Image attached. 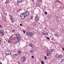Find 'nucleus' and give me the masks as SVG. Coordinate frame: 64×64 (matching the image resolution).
<instances>
[{"instance_id": "obj_45", "label": "nucleus", "mask_w": 64, "mask_h": 64, "mask_svg": "<svg viewBox=\"0 0 64 64\" xmlns=\"http://www.w3.org/2000/svg\"><path fill=\"white\" fill-rule=\"evenodd\" d=\"M2 27V25H0V27L1 28Z\"/></svg>"}, {"instance_id": "obj_25", "label": "nucleus", "mask_w": 64, "mask_h": 64, "mask_svg": "<svg viewBox=\"0 0 64 64\" xmlns=\"http://www.w3.org/2000/svg\"><path fill=\"white\" fill-rule=\"evenodd\" d=\"M51 51L52 52H54V50L53 49H52L51 50Z\"/></svg>"}, {"instance_id": "obj_9", "label": "nucleus", "mask_w": 64, "mask_h": 64, "mask_svg": "<svg viewBox=\"0 0 64 64\" xmlns=\"http://www.w3.org/2000/svg\"><path fill=\"white\" fill-rule=\"evenodd\" d=\"M35 20H39V18H38V16H36V17H35Z\"/></svg>"}, {"instance_id": "obj_29", "label": "nucleus", "mask_w": 64, "mask_h": 64, "mask_svg": "<svg viewBox=\"0 0 64 64\" xmlns=\"http://www.w3.org/2000/svg\"><path fill=\"white\" fill-rule=\"evenodd\" d=\"M1 40H2L1 38H0V42H1Z\"/></svg>"}, {"instance_id": "obj_43", "label": "nucleus", "mask_w": 64, "mask_h": 64, "mask_svg": "<svg viewBox=\"0 0 64 64\" xmlns=\"http://www.w3.org/2000/svg\"><path fill=\"white\" fill-rule=\"evenodd\" d=\"M30 52H32V53H33V51L32 50H31Z\"/></svg>"}, {"instance_id": "obj_2", "label": "nucleus", "mask_w": 64, "mask_h": 64, "mask_svg": "<svg viewBox=\"0 0 64 64\" xmlns=\"http://www.w3.org/2000/svg\"><path fill=\"white\" fill-rule=\"evenodd\" d=\"M55 57L56 58H61V57H62V55H61L60 54L59 55L58 54H56L55 55Z\"/></svg>"}, {"instance_id": "obj_32", "label": "nucleus", "mask_w": 64, "mask_h": 64, "mask_svg": "<svg viewBox=\"0 0 64 64\" xmlns=\"http://www.w3.org/2000/svg\"><path fill=\"white\" fill-rule=\"evenodd\" d=\"M6 54L7 55H8V53H6Z\"/></svg>"}, {"instance_id": "obj_6", "label": "nucleus", "mask_w": 64, "mask_h": 64, "mask_svg": "<svg viewBox=\"0 0 64 64\" xmlns=\"http://www.w3.org/2000/svg\"><path fill=\"white\" fill-rule=\"evenodd\" d=\"M0 33L1 35H3L4 34V31H3V30H0Z\"/></svg>"}, {"instance_id": "obj_1", "label": "nucleus", "mask_w": 64, "mask_h": 64, "mask_svg": "<svg viewBox=\"0 0 64 64\" xmlns=\"http://www.w3.org/2000/svg\"><path fill=\"white\" fill-rule=\"evenodd\" d=\"M27 34L30 37H33L34 35V34L32 32H27Z\"/></svg>"}, {"instance_id": "obj_40", "label": "nucleus", "mask_w": 64, "mask_h": 64, "mask_svg": "<svg viewBox=\"0 0 64 64\" xmlns=\"http://www.w3.org/2000/svg\"><path fill=\"white\" fill-rule=\"evenodd\" d=\"M57 2H59V1L58 0H57Z\"/></svg>"}, {"instance_id": "obj_28", "label": "nucleus", "mask_w": 64, "mask_h": 64, "mask_svg": "<svg viewBox=\"0 0 64 64\" xmlns=\"http://www.w3.org/2000/svg\"><path fill=\"white\" fill-rule=\"evenodd\" d=\"M41 63L42 64H44V62H43L42 61L41 62Z\"/></svg>"}, {"instance_id": "obj_19", "label": "nucleus", "mask_w": 64, "mask_h": 64, "mask_svg": "<svg viewBox=\"0 0 64 64\" xmlns=\"http://www.w3.org/2000/svg\"><path fill=\"white\" fill-rule=\"evenodd\" d=\"M45 32H43L42 33V34L43 35H44Z\"/></svg>"}, {"instance_id": "obj_21", "label": "nucleus", "mask_w": 64, "mask_h": 64, "mask_svg": "<svg viewBox=\"0 0 64 64\" xmlns=\"http://www.w3.org/2000/svg\"><path fill=\"white\" fill-rule=\"evenodd\" d=\"M8 55H12V54L11 52H10L9 53H8Z\"/></svg>"}, {"instance_id": "obj_26", "label": "nucleus", "mask_w": 64, "mask_h": 64, "mask_svg": "<svg viewBox=\"0 0 64 64\" xmlns=\"http://www.w3.org/2000/svg\"><path fill=\"white\" fill-rule=\"evenodd\" d=\"M64 60L63 59H62V60L61 61V62H64Z\"/></svg>"}, {"instance_id": "obj_39", "label": "nucleus", "mask_w": 64, "mask_h": 64, "mask_svg": "<svg viewBox=\"0 0 64 64\" xmlns=\"http://www.w3.org/2000/svg\"><path fill=\"white\" fill-rule=\"evenodd\" d=\"M14 55H16V56H17L18 54H14Z\"/></svg>"}, {"instance_id": "obj_23", "label": "nucleus", "mask_w": 64, "mask_h": 64, "mask_svg": "<svg viewBox=\"0 0 64 64\" xmlns=\"http://www.w3.org/2000/svg\"><path fill=\"white\" fill-rule=\"evenodd\" d=\"M44 58L45 59H46H46H47V57L46 56H44Z\"/></svg>"}, {"instance_id": "obj_34", "label": "nucleus", "mask_w": 64, "mask_h": 64, "mask_svg": "<svg viewBox=\"0 0 64 64\" xmlns=\"http://www.w3.org/2000/svg\"><path fill=\"white\" fill-rule=\"evenodd\" d=\"M47 39H49V38L48 37H47Z\"/></svg>"}, {"instance_id": "obj_14", "label": "nucleus", "mask_w": 64, "mask_h": 64, "mask_svg": "<svg viewBox=\"0 0 64 64\" xmlns=\"http://www.w3.org/2000/svg\"><path fill=\"white\" fill-rule=\"evenodd\" d=\"M10 20H12V23H14V20H13V18H10Z\"/></svg>"}, {"instance_id": "obj_10", "label": "nucleus", "mask_w": 64, "mask_h": 64, "mask_svg": "<svg viewBox=\"0 0 64 64\" xmlns=\"http://www.w3.org/2000/svg\"><path fill=\"white\" fill-rule=\"evenodd\" d=\"M19 38H16L15 39V41L16 42H17L19 41Z\"/></svg>"}, {"instance_id": "obj_7", "label": "nucleus", "mask_w": 64, "mask_h": 64, "mask_svg": "<svg viewBox=\"0 0 64 64\" xmlns=\"http://www.w3.org/2000/svg\"><path fill=\"white\" fill-rule=\"evenodd\" d=\"M28 46H30V47H31L32 48H34V46L32 45V44H28Z\"/></svg>"}, {"instance_id": "obj_38", "label": "nucleus", "mask_w": 64, "mask_h": 64, "mask_svg": "<svg viewBox=\"0 0 64 64\" xmlns=\"http://www.w3.org/2000/svg\"><path fill=\"white\" fill-rule=\"evenodd\" d=\"M32 58H34V56H32Z\"/></svg>"}, {"instance_id": "obj_33", "label": "nucleus", "mask_w": 64, "mask_h": 64, "mask_svg": "<svg viewBox=\"0 0 64 64\" xmlns=\"http://www.w3.org/2000/svg\"><path fill=\"white\" fill-rule=\"evenodd\" d=\"M38 1L40 2V1H42V0H38Z\"/></svg>"}, {"instance_id": "obj_12", "label": "nucleus", "mask_w": 64, "mask_h": 64, "mask_svg": "<svg viewBox=\"0 0 64 64\" xmlns=\"http://www.w3.org/2000/svg\"><path fill=\"white\" fill-rule=\"evenodd\" d=\"M10 39L11 41H12V40H13V37L12 36H11L10 38Z\"/></svg>"}, {"instance_id": "obj_11", "label": "nucleus", "mask_w": 64, "mask_h": 64, "mask_svg": "<svg viewBox=\"0 0 64 64\" xmlns=\"http://www.w3.org/2000/svg\"><path fill=\"white\" fill-rule=\"evenodd\" d=\"M21 53V51L20 50H19L17 52L18 54H20Z\"/></svg>"}, {"instance_id": "obj_42", "label": "nucleus", "mask_w": 64, "mask_h": 64, "mask_svg": "<svg viewBox=\"0 0 64 64\" xmlns=\"http://www.w3.org/2000/svg\"><path fill=\"white\" fill-rule=\"evenodd\" d=\"M47 18H48V19L49 18V16H48L47 17Z\"/></svg>"}, {"instance_id": "obj_37", "label": "nucleus", "mask_w": 64, "mask_h": 64, "mask_svg": "<svg viewBox=\"0 0 64 64\" xmlns=\"http://www.w3.org/2000/svg\"><path fill=\"white\" fill-rule=\"evenodd\" d=\"M38 7H39L40 6V4H38Z\"/></svg>"}, {"instance_id": "obj_30", "label": "nucleus", "mask_w": 64, "mask_h": 64, "mask_svg": "<svg viewBox=\"0 0 64 64\" xmlns=\"http://www.w3.org/2000/svg\"><path fill=\"white\" fill-rule=\"evenodd\" d=\"M44 13L45 14H47L48 13H47V12H44Z\"/></svg>"}, {"instance_id": "obj_41", "label": "nucleus", "mask_w": 64, "mask_h": 64, "mask_svg": "<svg viewBox=\"0 0 64 64\" xmlns=\"http://www.w3.org/2000/svg\"><path fill=\"white\" fill-rule=\"evenodd\" d=\"M19 11H20V10H19L17 11L18 12H19Z\"/></svg>"}, {"instance_id": "obj_36", "label": "nucleus", "mask_w": 64, "mask_h": 64, "mask_svg": "<svg viewBox=\"0 0 64 64\" xmlns=\"http://www.w3.org/2000/svg\"><path fill=\"white\" fill-rule=\"evenodd\" d=\"M23 32L24 33H25V30H24Z\"/></svg>"}, {"instance_id": "obj_49", "label": "nucleus", "mask_w": 64, "mask_h": 64, "mask_svg": "<svg viewBox=\"0 0 64 64\" xmlns=\"http://www.w3.org/2000/svg\"><path fill=\"white\" fill-rule=\"evenodd\" d=\"M45 29H47V28H45Z\"/></svg>"}, {"instance_id": "obj_13", "label": "nucleus", "mask_w": 64, "mask_h": 64, "mask_svg": "<svg viewBox=\"0 0 64 64\" xmlns=\"http://www.w3.org/2000/svg\"><path fill=\"white\" fill-rule=\"evenodd\" d=\"M22 0H18V2H17V3H20L21 2H22Z\"/></svg>"}, {"instance_id": "obj_5", "label": "nucleus", "mask_w": 64, "mask_h": 64, "mask_svg": "<svg viewBox=\"0 0 64 64\" xmlns=\"http://www.w3.org/2000/svg\"><path fill=\"white\" fill-rule=\"evenodd\" d=\"M22 61L23 62H25V60H26V57L25 56H22Z\"/></svg>"}, {"instance_id": "obj_35", "label": "nucleus", "mask_w": 64, "mask_h": 64, "mask_svg": "<svg viewBox=\"0 0 64 64\" xmlns=\"http://www.w3.org/2000/svg\"><path fill=\"white\" fill-rule=\"evenodd\" d=\"M20 26H22V24H20Z\"/></svg>"}, {"instance_id": "obj_48", "label": "nucleus", "mask_w": 64, "mask_h": 64, "mask_svg": "<svg viewBox=\"0 0 64 64\" xmlns=\"http://www.w3.org/2000/svg\"><path fill=\"white\" fill-rule=\"evenodd\" d=\"M18 64H19L20 63V62H18Z\"/></svg>"}, {"instance_id": "obj_24", "label": "nucleus", "mask_w": 64, "mask_h": 64, "mask_svg": "<svg viewBox=\"0 0 64 64\" xmlns=\"http://www.w3.org/2000/svg\"><path fill=\"white\" fill-rule=\"evenodd\" d=\"M9 16H10L9 17L10 18L11 17V18H12V15H10V14H9Z\"/></svg>"}, {"instance_id": "obj_4", "label": "nucleus", "mask_w": 64, "mask_h": 64, "mask_svg": "<svg viewBox=\"0 0 64 64\" xmlns=\"http://www.w3.org/2000/svg\"><path fill=\"white\" fill-rule=\"evenodd\" d=\"M25 16V17H26L27 16H28L29 14V12L28 11H26L24 13V14Z\"/></svg>"}, {"instance_id": "obj_47", "label": "nucleus", "mask_w": 64, "mask_h": 64, "mask_svg": "<svg viewBox=\"0 0 64 64\" xmlns=\"http://www.w3.org/2000/svg\"><path fill=\"white\" fill-rule=\"evenodd\" d=\"M0 64H2V63L1 62H0Z\"/></svg>"}, {"instance_id": "obj_44", "label": "nucleus", "mask_w": 64, "mask_h": 64, "mask_svg": "<svg viewBox=\"0 0 64 64\" xmlns=\"http://www.w3.org/2000/svg\"><path fill=\"white\" fill-rule=\"evenodd\" d=\"M47 56H49L48 55V54H47Z\"/></svg>"}, {"instance_id": "obj_46", "label": "nucleus", "mask_w": 64, "mask_h": 64, "mask_svg": "<svg viewBox=\"0 0 64 64\" xmlns=\"http://www.w3.org/2000/svg\"><path fill=\"white\" fill-rule=\"evenodd\" d=\"M62 50H63V51H64V48H62Z\"/></svg>"}, {"instance_id": "obj_3", "label": "nucleus", "mask_w": 64, "mask_h": 64, "mask_svg": "<svg viewBox=\"0 0 64 64\" xmlns=\"http://www.w3.org/2000/svg\"><path fill=\"white\" fill-rule=\"evenodd\" d=\"M24 14L22 13L20 15V17L22 19H24V18H25V17H26L25 16H24Z\"/></svg>"}, {"instance_id": "obj_22", "label": "nucleus", "mask_w": 64, "mask_h": 64, "mask_svg": "<svg viewBox=\"0 0 64 64\" xmlns=\"http://www.w3.org/2000/svg\"><path fill=\"white\" fill-rule=\"evenodd\" d=\"M15 30H12V32L13 33H14V32H15Z\"/></svg>"}, {"instance_id": "obj_18", "label": "nucleus", "mask_w": 64, "mask_h": 64, "mask_svg": "<svg viewBox=\"0 0 64 64\" xmlns=\"http://www.w3.org/2000/svg\"><path fill=\"white\" fill-rule=\"evenodd\" d=\"M11 41L10 40H8V42L9 43H11Z\"/></svg>"}, {"instance_id": "obj_31", "label": "nucleus", "mask_w": 64, "mask_h": 64, "mask_svg": "<svg viewBox=\"0 0 64 64\" xmlns=\"http://www.w3.org/2000/svg\"><path fill=\"white\" fill-rule=\"evenodd\" d=\"M33 16H32L31 17V19H33Z\"/></svg>"}, {"instance_id": "obj_15", "label": "nucleus", "mask_w": 64, "mask_h": 64, "mask_svg": "<svg viewBox=\"0 0 64 64\" xmlns=\"http://www.w3.org/2000/svg\"><path fill=\"white\" fill-rule=\"evenodd\" d=\"M47 53L48 54H49V55H50V54H51V52L49 51H48L47 52Z\"/></svg>"}, {"instance_id": "obj_17", "label": "nucleus", "mask_w": 64, "mask_h": 64, "mask_svg": "<svg viewBox=\"0 0 64 64\" xmlns=\"http://www.w3.org/2000/svg\"><path fill=\"white\" fill-rule=\"evenodd\" d=\"M55 35L56 37H58V34L57 33H56Z\"/></svg>"}, {"instance_id": "obj_8", "label": "nucleus", "mask_w": 64, "mask_h": 64, "mask_svg": "<svg viewBox=\"0 0 64 64\" xmlns=\"http://www.w3.org/2000/svg\"><path fill=\"white\" fill-rule=\"evenodd\" d=\"M16 36L18 39H20V36L19 34H16Z\"/></svg>"}, {"instance_id": "obj_16", "label": "nucleus", "mask_w": 64, "mask_h": 64, "mask_svg": "<svg viewBox=\"0 0 64 64\" xmlns=\"http://www.w3.org/2000/svg\"><path fill=\"white\" fill-rule=\"evenodd\" d=\"M8 2H9V0H6V2L5 3L6 4H7Z\"/></svg>"}, {"instance_id": "obj_50", "label": "nucleus", "mask_w": 64, "mask_h": 64, "mask_svg": "<svg viewBox=\"0 0 64 64\" xmlns=\"http://www.w3.org/2000/svg\"><path fill=\"white\" fill-rule=\"evenodd\" d=\"M3 60H4V59H3Z\"/></svg>"}, {"instance_id": "obj_27", "label": "nucleus", "mask_w": 64, "mask_h": 64, "mask_svg": "<svg viewBox=\"0 0 64 64\" xmlns=\"http://www.w3.org/2000/svg\"><path fill=\"white\" fill-rule=\"evenodd\" d=\"M56 18L58 19H59V17L58 16H56Z\"/></svg>"}, {"instance_id": "obj_20", "label": "nucleus", "mask_w": 64, "mask_h": 64, "mask_svg": "<svg viewBox=\"0 0 64 64\" xmlns=\"http://www.w3.org/2000/svg\"><path fill=\"white\" fill-rule=\"evenodd\" d=\"M48 34H47V32H44V35H47Z\"/></svg>"}]
</instances>
